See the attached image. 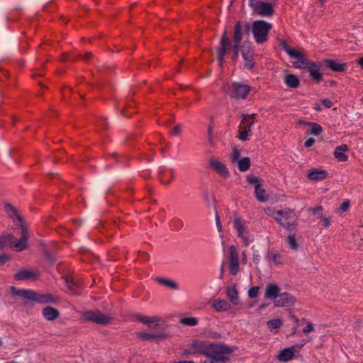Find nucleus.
I'll list each match as a JSON object with an SVG mask.
<instances>
[{
  "label": "nucleus",
  "mask_w": 363,
  "mask_h": 363,
  "mask_svg": "<svg viewBox=\"0 0 363 363\" xmlns=\"http://www.w3.org/2000/svg\"><path fill=\"white\" fill-rule=\"evenodd\" d=\"M349 150L348 145L342 144L335 147L334 151V157L340 162H345L348 157L345 154Z\"/></svg>",
  "instance_id": "obj_23"
},
{
  "label": "nucleus",
  "mask_w": 363,
  "mask_h": 363,
  "mask_svg": "<svg viewBox=\"0 0 363 363\" xmlns=\"http://www.w3.org/2000/svg\"><path fill=\"white\" fill-rule=\"evenodd\" d=\"M324 62L328 68L336 72H343L347 67L346 63L340 62V61L337 60L325 59Z\"/></svg>",
  "instance_id": "obj_15"
},
{
  "label": "nucleus",
  "mask_w": 363,
  "mask_h": 363,
  "mask_svg": "<svg viewBox=\"0 0 363 363\" xmlns=\"http://www.w3.org/2000/svg\"><path fill=\"white\" fill-rule=\"evenodd\" d=\"M93 57H94L93 53L91 52H88L84 55H77V59H82L86 62H89V59L92 58Z\"/></svg>",
  "instance_id": "obj_45"
},
{
  "label": "nucleus",
  "mask_w": 363,
  "mask_h": 363,
  "mask_svg": "<svg viewBox=\"0 0 363 363\" xmlns=\"http://www.w3.org/2000/svg\"><path fill=\"white\" fill-rule=\"evenodd\" d=\"M318 218L323 220L324 227L328 228L330 225V219L329 218H325L322 215H320Z\"/></svg>",
  "instance_id": "obj_51"
},
{
  "label": "nucleus",
  "mask_w": 363,
  "mask_h": 363,
  "mask_svg": "<svg viewBox=\"0 0 363 363\" xmlns=\"http://www.w3.org/2000/svg\"><path fill=\"white\" fill-rule=\"evenodd\" d=\"M321 103L326 107V108H331L333 106V102L328 99H323L321 101Z\"/></svg>",
  "instance_id": "obj_54"
},
{
  "label": "nucleus",
  "mask_w": 363,
  "mask_h": 363,
  "mask_svg": "<svg viewBox=\"0 0 363 363\" xmlns=\"http://www.w3.org/2000/svg\"><path fill=\"white\" fill-rule=\"evenodd\" d=\"M182 132V125L180 124H178L174 127V128L172 130L171 134L172 135H179Z\"/></svg>",
  "instance_id": "obj_47"
},
{
  "label": "nucleus",
  "mask_w": 363,
  "mask_h": 363,
  "mask_svg": "<svg viewBox=\"0 0 363 363\" xmlns=\"http://www.w3.org/2000/svg\"><path fill=\"white\" fill-rule=\"evenodd\" d=\"M137 320L143 324L150 325V324L154 323L156 326L158 325L160 321L159 319H157L155 317H147L140 315H137Z\"/></svg>",
  "instance_id": "obj_32"
},
{
  "label": "nucleus",
  "mask_w": 363,
  "mask_h": 363,
  "mask_svg": "<svg viewBox=\"0 0 363 363\" xmlns=\"http://www.w3.org/2000/svg\"><path fill=\"white\" fill-rule=\"evenodd\" d=\"M358 65H359L361 67H363V57H361V58L358 60Z\"/></svg>",
  "instance_id": "obj_60"
},
{
  "label": "nucleus",
  "mask_w": 363,
  "mask_h": 363,
  "mask_svg": "<svg viewBox=\"0 0 363 363\" xmlns=\"http://www.w3.org/2000/svg\"><path fill=\"white\" fill-rule=\"evenodd\" d=\"M255 194L256 199L260 202L267 201L269 199L266 190L262 187V185H257L255 186Z\"/></svg>",
  "instance_id": "obj_29"
},
{
  "label": "nucleus",
  "mask_w": 363,
  "mask_h": 363,
  "mask_svg": "<svg viewBox=\"0 0 363 363\" xmlns=\"http://www.w3.org/2000/svg\"><path fill=\"white\" fill-rule=\"evenodd\" d=\"M212 306L218 312L226 311L230 308V303L225 300L215 301Z\"/></svg>",
  "instance_id": "obj_30"
},
{
  "label": "nucleus",
  "mask_w": 363,
  "mask_h": 363,
  "mask_svg": "<svg viewBox=\"0 0 363 363\" xmlns=\"http://www.w3.org/2000/svg\"><path fill=\"white\" fill-rule=\"evenodd\" d=\"M279 45L291 58L298 60L297 62H293L294 67L307 69L311 79L317 83L322 81L320 63L308 60L302 50L291 48L284 40H280Z\"/></svg>",
  "instance_id": "obj_1"
},
{
  "label": "nucleus",
  "mask_w": 363,
  "mask_h": 363,
  "mask_svg": "<svg viewBox=\"0 0 363 363\" xmlns=\"http://www.w3.org/2000/svg\"><path fill=\"white\" fill-rule=\"evenodd\" d=\"M259 286H252L248 291V296L251 298H255L257 297L259 293Z\"/></svg>",
  "instance_id": "obj_43"
},
{
  "label": "nucleus",
  "mask_w": 363,
  "mask_h": 363,
  "mask_svg": "<svg viewBox=\"0 0 363 363\" xmlns=\"http://www.w3.org/2000/svg\"><path fill=\"white\" fill-rule=\"evenodd\" d=\"M167 337V335L163 333H140L138 337L142 340H151L156 339H164Z\"/></svg>",
  "instance_id": "obj_26"
},
{
  "label": "nucleus",
  "mask_w": 363,
  "mask_h": 363,
  "mask_svg": "<svg viewBox=\"0 0 363 363\" xmlns=\"http://www.w3.org/2000/svg\"><path fill=\"white\" fill-rule=\"evenodd\" d=\"M259 257L258 255H254V257H253V261H254V262H255V263H257V262H258V261H259V257Z\"/></svg>",
  "instance_id": "obj_61"
},
{
  "label": "nucleus",
  "mask_w": 363,
  "mask_h": 363,
  "mask_svg": "<svg viewBox=\"0 0 363 363\" xmlns=\"http://www.w3.org/2000/svg\"><path fill=\"white\" fill-rule=\"evenodd\" d=\"M18 240L15 238L12 234L0 235V250L4 248L8 243H9L11 248L15 249L16 251L21 252V250H18V247L15 246L16 242Z\"/></svg>",
  "instance_id": "obj_18"
},
{
  "label": "nucleus",
  "mask_w": 363,
  "mask_h": 363,
  "mask_svg": "<svg viewBox=\"0 0 363 363\" xmlns=\"http://www.w3.org/2000/svg\"><path fill=\"white\" fill-rule=\"evenodd\" d=\"M9 256L6 254L0 255V263L4 264L9 260Z\"/></svg>",
  "instance_id": "obj_56"
},
{
  "label": "nucleus",
  "mask_w": 363,
  "mask_h": 363,
  "mask_svg": "<svg viewBox=\"0 0 363 363\" xmlns=\"http://www.w3.org/2000/svg\"><path fill=\"white\" fill-rule=\"evenodd\" d=\"M307 176L312 181H320L327 178L328 173L325 170L312 169L308 171Z\"/></svg>",
  "instance_id": "obj_20"
},
{
  "label": "nucleus",
  "mask_w": 363,
  "mask_h": 363,
  "mask_svg": "<svg viewBox=\"0 0 363 363\" xmlns=\"http://www.w3.org/2000/svg\"><path fill=\"white\" fill-rule=\"evenodd\" d=\"M295 298L288 293L279 294V296L274 301L277 307H289L294 304Z\"/></svg>",
  "instance_id": "obj_14"
},
{
  "label": "nucleus",
  "mask_w": 363,
  "mask_h": 363,
  "mask_svg": "<svg viewBox=\"0 0 363 363\" xmlns=\"http://www.w3.org/2000/svg\"><path fill=\"white\" fill-rule=\"evenodd\" d=\"M42 314L47 320L50 321L56 320L60 316L59 311L51 306L45 307L42 311Z\"/></svg>",
  "instance_id": "obj_21"
},
{
  "label": "nucleus",
  "mask_w": 363,
  "mask_h": 363,
  "mask_svg": "<svg viewBox=\"0 0 363 363\" xmlns=\"http://www.w3.org/2000/svg\"><path fill=\"white\" fill-rule=\"evenodd\" d=\"M75 60H77V55H74V56H70L69 54L67 53H65L63 54L62 57V59L61 60L63 61V62H67L68 60H71V61H74Z\"/></svg>",
  "instance_id": "obj_48"
},
{
  "label": "nucleus",
  "mask_w": 363,
  "mask_h": 363,
  "mask_svg": "<svg viewBox=\"0 0 363 363\" xmlns=\"http://www.w3.org/2000/svg\"><path fill=\"white\" fill-rule=\"evenodd\" d=\"M35 277V274L30 270H21L14 276V279L17 281L27 280Z\"/></svg>",
  "instance_id": "obj_28"
},
{
  "label": "nucleus",
  "mask_w": 363,
  "mask_h": 363,
  "mask_svg": "<svg viewBox=\"0 0 363 363\" xmlns=\"http://www.w3.org/2000/svg\"><path fill=\"white\" fill-rule=\"evenodd\" d=\"M250 164H251L250 159L247 157H243L241 160H240L239 161H238V169L242 172H246L247 170H248L250 167Z\"/></svg>",
  "instance_id": "obj_33"
},
{
  "label": "nucleus",
  "mask_w": 363,
  "mask_h": 363,
  "mask_svg": "<svg viewBox=\"0 0 363 363\" xmlns=\"http://www.w3.org/2000/svg\"><path fill=\"white\" fill-rule=\"evenodd\" d=\"M284 82L289 88L296 89L300 85L298 77L293 74H287L284 78Z\"/></svg>",
  "instance_id": "obj_27"
},
{
  "label": "nucleus",
  "mask_w": 363,
  "mask_h": 363,
  "mask_svg": "<svg viewBox=\"0 0 363 363\" xmlns=\"http://www.w3.org/2000/svg\"><path fill=\"white\" fill-rule=\"evenodd\" d=\"M157 281L159 284L171 289L177 290L179 288L178 284L174 281L171 279H167L164 278H157Z\"/></svg>",
  "instance_id": "obj_31"
},
{
  "label": "nucleus",
  "mask_w": 363,
  "mask_h": 363,
  "mask_svg": "<svg viewBox=\"0 0 363 363\" xmlns=\"http://www.w3.org/2000/svg\"><path fill=\"white\" fill-rule=\"evenodd\" d=\"M290 318L295 323H298L299 320L297 317H296L293 314H291L290 315Z\"/></svg>",
  "instance_id": "obj_59"
},
{
  "label": "nucleus",
  "mask_w": 363,
  "mask_h": 363,
  "mask_svg": "<svg viewBox=\"0 0 363 363\" xmlns=\"http://www.w3.org/2000/svg\"><path fill=\"white\" fill-rule=\"evenodd\" d=\"M155 155V152H153L152 156H148L147 155H144V158L147 162H152L153 160L154 156Z\"/></svg>",
  "instance_id": "obj_58"
},
{
  "label": "nucleus",
  "mask_w": 363,
  "mask_h": 363,
  "mask_svg": "<svg viewBox=\"0 0 363 363\" xmlns=\"http://www.w3.org/2000/svg\"><path fill=\"white\" fill-rule=\"evenodd\" d=\"M251 87L239 82H233L228 86V94L235 99H245L247 98Z\"/></svg>",
  "instance_id": "obj_8"
},
{
  "label": "nucleus",
  "mask_w": 363,
  "mask_h": 363,
  "mask_svg": "<svg viewBox=\"0 0 363 363\" xmlns=\"http://www.w3.org/2000/svg\"><path fill=\"white\" fill-rule=\"evenodd\" d=\"M281 256L278 254H274L272 256V261L276 265L281 264V262L280 261Z\"/></svg>",
  "instance_id": "obj_53"
},
{
  "label": "nucleus",
  "mask_w": 363,
  "mask_h": 363,
  "mask_svg": "<svg viewBox=\"0 0 363 363\" xmlns=\"http://www.w3.org/2000/svg\"><path fill=\"white\" fill-rule=\"evenodd\" d=\"M65 284L67 285V286L68 287V289L73 291L74 294H76V289H79L80 286H79V283L74 281L73 279V278L72 277H69V276H67L65 277Z\"/></svg>",
  "instance_id": "obj_34"
},
{
  "label": "nucleus",
  "mask_w": 363,
  "mask_h": 363,
  "mask_svg": "<svg viewBox=\"0 0 363 363\" xmlns=\"http://www.w3.org/2000/svg\"><path fill=\"white\" fill-rule=\"evenodd\" d=\"M315 143V140L313 138H308L304 143V146L306 147H310Z\"/></svg>",
  "instance_id": "obj_57"
},
{
  "label": "nucleus",
  "mask_w": 363,
  "mask_h": 363,
  "mask_svg": "<svg viewBox=\"0 0 363 363\" xmlns=\"http://www.w3.org/2000/svg\"><path fill=\"white\" fill-rule=\"evenodd\" d=\"M239 47H240V44H234L233 43V55H232V58L233 60H235L238 57Z\"/></svg>",
  "instance_id": "obj_46"
},
{
  "label": "nucleus",
  "mask_w": 363,
  "mask_h": 363,
  "mask_svg": "<svg viewBox=\"0 0 363 363\" xmlns=\"http://www.w3.org/2000/svg\"><path fill=\"white\" fill-rule=\"evenodd\" d=\"M121 114H122L123 116H124L125 117H127V118H129V117H130V116L126 115V114L125 113V111H124V110L121 111Z\"/></svg>",
  "instance_id": "obj_63"
},
{
  "label": "nucleus",
  "mask_w": 363,
  "mask_h": 363,
  "mask_svg": "<svg viewBox=\"0 0 363 363\" xmlns=\"http://www.w3.org/2000/svg\"><path fill=\"white\" fill-rule=\"evenodd\" d=\"M247 182L250 184H253L255 185V187L257 186V185H262V183H261V180H259L257 177L255 176H253V175H247Z\"/></svg>",
  "instance_id": "obj_42"
},
{
  "label": "nucleus",
  "mask_w": 363,
  "mask_h": 363,
  "mask_svg": "<svg viewBox=\"0 0 363 363\" xmlns=\"http://www.w3.org/2000/svg\"><path fill=\"white\" fill-rule=\"evenodd\" d=\"M242 121L239 125V129H251V126L253 125L255 121L256 114H241Z\"/></svg>",
  "instance_id": "obj_19"
},
{
  "label": "nucleus",
  "mask_w": 363,
  "mask_h": 363,
  "mask_svg": "<svg viewBox=\"0 0 363 363\" xmlns=\"http://www.w3.org/2000/svg\"><path fill=\"white\" fill-rule=\"evenodd\" d=\"M233 352V350L226 345L211 344L204 352L208 359L203 363H225L228 360V355Z\"/></svg>",
  "instance_id": "obj_4"
},
{
  "label": "nucleus",
  "mask_w": 363,
  "mask_h": 363,
  "mask_svg": "<svg viewBox=\"0 0 363 363\" xmlns=\"http://www.w3.org/2000/svg\"><path fill=\"white\" fill-rule=\"evenodd\" d=\"M202 196L208 207H213V208H216V199L213 195H212L208 191H204L203 192Z\"/></svg>",
  "instance_id": "obj_36"
},
{
  "label": "nucleus",
  "mask_w": 363,
  "mask_h": 363,
  "mask_svg": "<svg viewBox=\"0 0 363 363\" xmlns=\"http://www.w3.org/2000/svg\"><path fill=\"white\" fill-rule=\"evenodd\" d=\"M323 207L321 206H316L308 209V211L312 212L313 214H317L318 216L321 215Z\"/></svg>",
  "instance_id": "obj_49"
},
{
  "label": "nucleus",
  "mask_w": 363,
  "mask_h": 363,
  "mask_svg": "<svg viewBox=\"0 0 363 363\" xmlns=\"http://www.w3.org/2000/svg\"><path fill=\"white\" fill-rule=\"evenodd\" d=\"M226 295L233 305L237 306L239 303L238 291L235 286L227 287Z\"/></svg>",
  "instance_id": "obj_25"
},
{
  "label": "nucleus",
  "mask_w": 363,
  "mask_h": 363,
  "mask_svg": "<svg viewBox=\"0 0 363 363\" xmlns=\"http://www.w3.org/2000/svg\"><path fill=\"white\" fill-rule=\"evenodd\" d=\"M272 28V24L263 21L257 20L253 22L252 31L255 41L257 44H262L268 40V34Z\"/></svg>",
  "instance_id": "obj_6"
},
{
  "label": "nucleus",
  "mask_w": 363,
  "mask_h": 363,
  "mask_svg": "<svg viewBox=\"0 0 363 363\" xmlns=\"http://www.w3.org/2000/svg\"><path fill=\"white\" fill-rule=\"evenodd\" d=\"M250 132H251V129H239V139L242 141L247 140Z\"/></svg>",
  "instance_id": "obj_41"
},
{
  "label": "nucleus",
  "mask_w": 363,
  "mask_h": 363,
  "mask_svg": "<svg viewBox=\"0 0 363 363\" xmlns=\"http://www.w3.org/2000/svg\"><path fill=\"white\" fill-rule=\"evenodd\" d=\"M180 323L188 326H195L198 324V319L194 317H187L182 318Z\"/></svg>",
  "instance_id": "obj_38"
},
{
  "label": "nucleus",
  "mask_w": 363,
  "mask_h": 363,
  "mask_svg": "<svg viewBox=\"0 0 363 363\" xmlns=\"http://www.w3.org/2000/svg\"><path fill=\"white\" fill-rule=\"evenodd\" d=\"M308 125L311 127V129L310 130V134H311L314 136L319 135L320 134L322 133V132L323 130L322 126L320 125H319L318 123L309 122L308 123Z\"/></svg>",
  "instance_id": "obj_37"
},
{
  "label": "nucleus",
  "mask_w": 363,
  "mask_h": 363,
  "mask_svg": "<svg viewBox=\"0 0 363 363\" xmlns=\"http://www.w3.org/2000/svg\"><path fill=\"white\" fill-rule=\"evenodd\" d=\"M233 223V227L235 230L237 231L238 236L244 240L245 245H248L249 240L244 235L245 228L242 219L235 214Z\"/></svg>",
  "instance_id": "obj_16"
},
{
  "label": "nucleus",
  "mask_w": 363,
  "mask_h": 363,
  "mask_svg": "<svg viewBox=\"0 0 363 363\" xmlns=\"http://www.w3.org/2000/svg\"><path fill=\"white\" fill-rule=\"evenodd\" d=\"M268 215L272 216L281 227L289 233L294 232L297 228V216L294 211L290 208L274 211L272 213H268Z\"/></svg>",
  "instance_id": "obj_3"
},
{
  "label": "nucleus",
  "mask_w": 363,
  "mask_h": 363,
  "mask_svg": "<svg viewBox=\"0 0 363 363\" xmlns=\"http://www.w3.org/2000/svg\"><path fill=\"white\" fill-rule=\"evenodd\" d=\"M210 167L214 169L218 174L222 176L224 178H228L230 177V173L228 169L226 167V165L219 161L218 160L211 157L209 160Z\"/></svg>",
  "instance_id": "obj_12"
},
{
  "label": "nucleus",
  "mask_w": 363,
  "mask_h": 363,
  "mask_svg": "<svg viewBox=\"0 0 363 363\" xmlns=\"http://www.w3.org/2000/svg\"><path fill=\"white\" fill-rule=\"evenodd\" d=\"M240 150L236 147L233 148L232 154H231L232 162H235L239 161L238 159L240 157Z\"/></svg>",
  "instance_id": "obj_44"
},
{
  "label": "nucleus",
  "mask_w": 363,
  "mask_h": 363,
  "mask_svg": "<svg viewBox=\"0 0 363 363\" xmlns=\"http://www.w3.org/2000/svg\"><path fill=\"white\" fill-rule=\"evenodd\" d=\"M5 211L14 223L18 222V225L21 229V236L18 241L16 242L15 246L18 250H24L28 246V228L23 218L19 215L17 209L11 204L5 205Z\"/></svg>",
  "instance_id": "obj_5"
},
{
  "label": "nucleus",
  "mask_w": 363,
  "mask_h": 363,
  "mask_svg": "<svg viewBox=\"0 0 363 363\" xmlns=\"http://www.w3.org/2000/svg\"><path fill=\"white\" fill-rule=\"evenodd\" d=\"M10 293L13 296H19L43 304L54 303L59 301V298L52 294L38 293L30 289H18L15 286H11Z\"/></svg>",
  "instance_id": "obj_2"
},
{
  "label": "nucleus",
  "mask_w": 363,
  "mask_h": 363,
  "mask_svg": "<svg viewBox=\"0 0 363 363\" xmlns=\"http://www.w3.org/2000/svg\"><path fill=\"white\" fill-rule=\"evenodd\" d=\"M267 326L269 330H275L279 328L282 325V321L280 319H272L267 322Z\"/></svg>",
  "instance_id": "obj_39"
},
{
  "label": "nucleus",
  "mask_w": 363,
  "mask_h": 363,
  "mask_svg": "<svg viewBox=\"0 0 363 363\" xmlns=\"http://www.w3.org/2000/svg\"><path fill=\"white\" fill-rule=\"evenodd\" d=\"M83 318L86 321L93 322L98 325H106L110 323L111 317L108 315L101 313L99 311H89L83 314Z\"/></svg>",
  "instance_id": "obj_9"
},
{
  "label": "nucleus",
  "mask_w": 363,
  "mask_h": 363,
  "mask_svg": "<svg viewBox=\"0 0 363 363\" xmlns=\"http://www.w3.org/2000/svg\"><path fill=\"white\" fill-rule=\"evenodd\" d=\"M286 242L291 250H293L294 251L298 250V244L296 241L294 234H291V233H289V235L286 237Z\"/></svg>",
  "instance_id": "obj_35"
},
{
  "label": "nucleus",
  "mask_w": 363,
  "mask_h": 363,
  "mask_svg": "<svg viewBox=\"0 0 363 363\" xmlns=\"http://www.w3.org/2000/svg\"><path fill=\"white\" fill-rule=\"evenodd\" d=\"M231 41L228 36L227 30H225L221 36L219 48L216 51L217 60L219 62V65L223 67L224 62V57L227 53L228 48L230 45Z\"/></svg>",
  "instance_id": "obj_11"
},
{
  "label": "nucleus",
  "mask_w": 363,
  "mask_h": 363,
  "mask_svg": "<svg viewBox=\"0 0 363 363\" xmlns=\"http://www.w3.org/2000/svg\"><path fill=\"white\" fill-rule=\"evenodd\" d=\"M140 253H141V255H143V256L148 257V255L146 252H142Z\"/></svg>",
  "instance_id": "obj_64"
},
{
  "label": "nucleus",
  "mask_w": 363,
  "mask_h": 363,
  "mask_svg": "<svg viewBox=\"0 0 363 363\" xmlns=\"http://www.w3.org/2000/svg\"><path fill=\"white\" fill-rule=\"evenodd\" d=\"M350 200H345L340 205V206L337 209V212L339 214H342L343 213L346 212L350 208Z\"/></svg>",
  "instance_id": "obj_40"
},
{
  "label": "nucleus",
  "mask_w": 363,
  "mask_h": 363,
  "mask_svg": "<svg viewBox=\"0 0 363 363\" xmlns=\"http://www.w3.org/2000/svg\"><path fill=\"white\" fill-rule=\"evenodd\" d=\"M230 250V272L232 275H235L239 269V259L237 250L234 245H231Z\"/></svg>",
  "instance_id": "obj_13"
},
{
  "label": "nucleus",
  "mask_w": 363,
  "mask_h": 363,
  "mask_svg": "<svg viewBox=\"0 0 363 363\" xmlns=\"http://www.w3.org/2000/svg\"><path fill=\"white\" fill-rule=\"evenodd\" d=\"M241 52L244 60H245V66L249 69H252L254 67V50L248 47H242Z\"/></svg>",
  "instance_id": "obj_17"
},
{
  "label": "nucleus",
  "mask_w": 363,
  "mask_h": 363,
  "mask_svg": "<svg viewBox=\"0 0 363 363\" xmlns=\"http://www.w3.org/2000/svg\"><path fill=\"white\" fill-rule=\"evenodd\" d=\"M294 357V347L285 348L280 351L277 359L282 362H286L291 360Z\"/></svg>",
  "instance_id": "obj_24"
},
{
  "label": "nucleus",
  "mask_w": 363,
  "mask_h": 363,
  "mask_svg": "<svg viewBox=\"0 0 363 363\" xmlns=\"http://www.w3.org/2000/svg\"><path fill=\"white\" fill-rule=\"evenodd\" d=\"M313 330L314 328L313 324L311 323H308L307 325L303 329V333L306 334L313 331Z\"/></svg>",
  "instance_id": "obj_52"
},
{
  "label": "nucleus",
  "mask_w": 363,
  "mask_h": 363,
  "mask_svg": "<svg viewBox=\"0 0 363 363\" xmlns=\"http://www.w3.org/2000/svg\"><path fill=\"white\" fill-rule=\"evenodd\" d=\"M216 226H217L218 230L219 232L222 231V226L220 224V217L218 213H216Z\"/></svg>",
  "instance_id": "obj_55"
},
{
  "label": "nucleus",
  "mask_w": 363,
  "mask_h": 363,
  "mask_svg": "<svg viewBox=\"0 0 363 363\" xmlns=\"http://www.w3.org/2000/svg\"><path fill=\"white\" fill-rule=\"evenodd\" d=\"M250 27V23L248 22L237 21L234 27L233 43L240 44L243 35L249 34Z\"/></svg>",
  "instance_id": "obj_10"
},
{
  "label": "nucleus",
  "mask_w": 363,
  "mask_h": 363,
  "mask_svg": "<svg viewBox=\"0 0 363 363\" xmlns=\"http://www.w3.org/2000/svg\"><path fill=\"white\" fill-rule=\"evenodd\" d=\"M97 126L101 128H106L108 126V122L106 118H101L97 121Z\"/></svg>",
  "instance_id": "obj_50"
},
{
  "label": "nucleus",
  "mask_w": 363,
  "mask_h": 363,
  "mask_svg": "<svg viewBox=\"0 0 363 363\" xmlns=\"http://www.w3.org/2000/svg\"><path fill=\"white\" fill-rule=\"evenodd\" d=\"M280 287L274 284H269L265 290V298L274 299V301L277 298L279 295Z\"/></svg>",
  "instance_id": "obj_22"
},
{
  "label": "nucleus",
  "mask_w": 363,
  "mask_h": 363,
  "mask_svg": "<svg viewBox=\"0 0 363 363\" xmlns=\"http://www.w3.org/2000/svg\"><path fill=\"white\" fill-rule=\"evenodd\" d=\"M249 6L259 16H272L274 13L272 4L267 1L251 0L249 1Z\"/></svg>",
  "instance_id": "obj_7"
},
{
  "label": "nucleus",
  "mask_w": 363,
  "mask_h": 363,
  "mask_svg": "<svg viewBox=\"0 0 363 363\" xmlns=\"http://www.w3.org/2000/svg\"><path fill=\"white\" fill-rule=\"evenodd\" d=\"M314 109H315V110H316V111H320L321 110V108H320V106L319 105L315 104V105L314 106Z\"/></svg>",
  "instance_id": "obj_62"
}]
</instances>
